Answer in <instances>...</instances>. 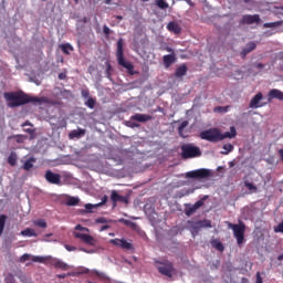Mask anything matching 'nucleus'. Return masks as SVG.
<instances>
[{
  "mask_svg": "<svg viewBox=\"0 0 283 283\" xmlns=\"http://www.w3.org/2000/svg\"><path fill=\"white\" fill-rule=\"evenodd\" d=\"M34 227H40V229H48V222L45 219H38L33 221Z\"/></svg>",
  "mask_w": 283,
  "mask_h": 283,
  "instance_id": "31",
  "label": "nucleus"
},
{
  "mask_svg": "<svg viewBox=\"0 0 283 283\" xmlns=\"http://www.w3.org/2000/svg\"><path fill=\"white\" fill-rule=\"evenodd\" d=\"M86 107L90 109H94L96 107V98L94 97H88L87 101L85 102Z\"/></svg>",
  "mask_w": 283,
  "mask_h": 283,
  "instance_id": "34",
  "label": "nucleus"
},
{
  "mask_svg": "<svg viewBox=\"0 0 283 283\" xmlns=\"http://www.w3.org/2000/svg\"><path fill=\"white\" fill-rule=\"evenodd\" d=\"M91 275H93V277H97V280H101L102 282H107V280H109L107 274L98 270H92Z\"/></svg>",
  "mask_w": 283,
  "mask_h": 283,
  "instance_id": "21",
  "label": "nucleus"
},
{
  "mask_svg": "<svg viewBox=\"0 0 283 283\" xmlns=\"http://www.w3.org/2000/svg\"><path fill=\"white\" fill-rule=\"evenodd\" d=\"M60 49L62 50L63 54L70 55V52H74V46L70 43L60 44Z\"/></svg>",
  "mask_w": 283,
  "mask_h": 283,
  "instance_id": "26",
  "label": "nucleus"
},
{
  "mask_svg": "<svg viewBox=\"0 0 283 283\" xmlns=\"http://www.w3.org/2000/svg\"><path fill=\"white\" fill-rule=\"evenodd\" d=\"M106 78H112V64L108 61L106 62Z\"/></svg>",
  "mask_w": 283,
  "mask_h": 283,
  "instance_id": "40",
  "label": "nucleus"
},
{
  "mask_svg": "<svg viewBox=\"0 0 283 283\" xmlns=\"http://www.w3.org/2000/svg\"><path fill=\"white\" fill-rule=\"evenodd\" d=\"M53 266L55 269H61L62 271H67V269H70V265H67V263L61 261V260H56L54 263H53Z\"/></svg>",
  "mask_w": 283,
  "mask_h": 283,
  "instance_id": "27",
  "label": "nucleus"
},
{
  "mask_svg": "<svg viewBox=\"0 0 283 283\" xmlns=\"http://www.w3.org/2000/svg\"><path fill=\"white\" fill-rule=\"evenodd\" d=\"M43 256H32V262H43Z\"/></svg>",
  "mask_w": 283,
  "mask_h": 283,
  "instance_id": "51",
  "label": "nucleus"
},
{
  "mask_svg": "<svg viewBox=\"0 0 283 283\" xmlns=\"http://www.w3.org/2000/svg\"><path fill=\"white\" fill-rule=\"evenodd\" d=\"M3 96L8 103V107H21V105H28V103H33L34 105H43V103H48V97L30 96L23 93V91L6 92L3 93Z\"/></svg>",
  "mask_w": 283,
  "mask_h": 283,
  "instance_id": "1",
  "label": "nucleus"
},
{
  "mask_svg": "<svg viewBox=\"0 0 283 283\" xmlns=\"http://www.w3.org/2000/svg\"><path fill=\"white\" fill-rule=\"evenodd\" d=\"M96 224H107V219L105 217L97 218L95 220Z\"/></svg>",
  "mask_w": 283,
  "mask_h": 283,
  "instance_id": "46",
  "label": "nucleus"
},
{
  "mask_svg": "<svg viewBox=\"0 0 283 283\" xmlns=\"http://www.w3.org/2000/svg\"><path fill=\"white\" fill-rule=\"evenodd\" d=\"M30 254H23L20 259V262H28V260H30Z\"/></svg>",
  "mask_w": 283,
  "mask_h": 283,
  "instance_id": "50",
  "label": "nucleus"
},
{
  "mask_svg": "<svg viewBox=\"0 0 283 283\" xmlns=\"http://www.w3.org/2000/svg\"><path fill=\"white\" fill-rule=\"evenodd\" d=\"M254 66H255L258 70H263L264 64H262V63H256V64H254Z\"/></svg>",
  "mask_w": 283,
  "mask_h": 283,
  "instance_id": "54",
  "label": "nucleus"
},
{
  "mask_svg": "<svg viewBox=\"0 0 283 283\" xmlns=\"http://www.w3.org/2000/svg\"><path fill=\"white\" fill-rule=\"evenodd\" d=\"M255 48H258V44L255 42H249L240 53L241 59H247V55L251 54V52H253Z\"/></svg>",
  "mask_w": 283,
  "mask_h": 283,
  "instance_id": "16",
  "label": "nucleus"
},
{
  "mask_svg": "<svg viewBox=\"0 0 283 283\" xmlns=\"http://www.w3.org/2000/svg\"><path fill=\"white\" fill-rule=\"evenodd\" d=\"M214 249H217V251H224V245L222 242L218 241L214 243Z\"/></svg>",
  "mask_w": 283,
  "mask_h": 283,
  "instance_id": "45",
  "label": "nucleus"
},
{
  "mask_svg": "<svg viewBox=\"0 0 283 283\" xmlns=\"http://www.w3.org/2000/svg\"><path fill=\"white\" fill-rule=\"evenodd\" d=\"M223 149H224V150H222L221 154H222L223 156H227V155L231 154V151H233V145H231V144H226V145H223Z\"/></svg>",
  "mask_w": 283,
  "mask_h": 283,
  "instance_id": "36",
  "label": "nucleus"
},
{
  "mask_svg": "<svg viewBox=\"0 0 283 283\" xmlns=\"http://www.w3.org/2000/svg\"><path fill=\"white\" fill-rule=\"evenodd\" d=\"M25 134H29L30 140H34L36 138V129L34 128H24Z\"/></svg>",
  "mask_w": 283,
  "mask_h": 283,
  "instance_id": "38",
  "label": "nucleus"
},
{
  "mask_svg": "<svg viewBox=\"0 0 283 283\" xmlns=\"http://www.w3.org/2000/svg\"><path fill=\"white\" fill-rule=\"evenodd\" d=\"M27 125H30L31 127H33L32 123H30V122H24V123L22 124V127H27Z\"/></svg>",
  "mask_w": 283,
  "mask_h": 283,
  "instance_id": "58",
  "label": "nucleus"
},
{
  "mask_svg": "<svg viewBox=\"0 0 283 283\" xmlns=\"http://www.w3.org/2000/svg\"><path fill=\"white\" fill-rule=\"evenodd\" d=\"M111 200L113 202V207H116V202H123L124 205H127L129 202L127 197L118 195L116 190L112 191Z\"/></svg>",
  "mask_w": 283,
  "mask_h": 283,
  "instance_id": "12",
  "label": "nucleus"
},
{
  "mask_svg": "<svg viewBox=\"0 0 283 283\" xmlns=\"http://www.w3.org/2000/svg\"><path fill=\"white\" fill-rule=\"evenodd\" d=\"M107 229H109V226L105 224L101 227L99 231H107Z\"/></svg>",
  "mask_w": 283,
  "mask_h": 283,
  "instance_id": "55",
  "label": "nucleus"
},
{
  "mask_svg": "<svg viewBox=\"0 0 283 283\" xmlns=\"http://www.w3.org/2000/svg\"><path fill=\"white\" fill-rule=\"evenodd\" d=\"M199 224L201 227V229H211V220H199Z\"/></svg>",
  "mask_w": 283,
  "mask_h": 283,
  "instance_id": "37",
  "label": "nucleus"
},
{
  "mask_svg": "<svg viewBox=\"0 0 283 283\" xmlns=\"http://www.w3.org/2000/svg\"><path fill=\"white\" fill-rule=\"evenodd\" d=\"M34 163H36V159L34 157H30L23 164L22 169H24V171H30V169H32V167H34Z\"/></svg>",
  "mask_w": 283,
  "mask_h": 283,
  "instance_id": "24",
  "label": "nucleus"
},
{
  "mask_svg": "<svg viewBox=\"0 0 283 283\" xmlns=\"http://www.w3.org/2000/svg\"><path fill=\"white\" fill-rule=\"evenodd\" d=\"M282 23L283 21L269 22V23H264V28H280Z\"/></svg>",
  "mask_w": 283,
  "mask_h": 283,
  "instance_id": "39",
  "label": "nucleus"
},
{
  "mask_svg": "<svg viewBox=\"0 0 283 283\" xmlns=\"http://www.w3.org/2000/svg\"><path fill=\"white\" fill-rule=\"evenodd\" d=\"M192 235H198V232L202 229L200 221H188Z\"/></svg>",
  "mask_w": 283,
  "mask_h": 283,
  "instance_id": "19",
  "label": "nucleus"
},
{
  "mask_svg": "<svg viewBox=\"0 0 283 283\" xmlns=\"http://www.w3.org/2000/svg\"><path fill=\"white\" fill-rule=\"evenodd\" d=\"M277 260H280V261L283 260V253L277 256Z\"/></svg>",
  "mask_w": 283,
  "mask_h": 283,
  "instance_id": "61",
  "label": "nucleus"
},
{
  "mask_svg": "<svg viewBox=\"0 0 283 283\" xmlns=\"http://www.w3.org/2000/svg\"><path fill=\"white\" fill-rule=\"evenodd\" d=\"M166 51H167V52H174V49H172V48L167 46V48H166Z\"/></svg>",
  "mask_w": 283,
  "mask_h": 283,
  "instance_id": "59",
  "label": "nucleus"
},
{
  "mask_svg": "<svg viewBox=\"0 0 283 283\" xmlns=\"http://www.w3.org/2000/svg\"><path fill=\"white\" fill-rule=\"evenodd\" d=\"M78 202H81V199H78V197H71L66 200L67 207H76Z\"/></svg>",
  "mask_w": 283,
  "mask_h": 283,
  "instance_id": "30",
  "label": "nucleus"
},
{
  "mask_svg": "<svg viewBox=\"0 0 283 283\" xmlns=\"http://www.w3.org/2000/svg\"><path fill=\"white\" fill-rule=\"evenodd\" d=\"M200 156H202V150H200V147L193 146L192 144L181 146V157L185 160H188L189 158H200Z\"/></svg>",
  "mask_w": 283,
  "mask_h": 283,
  "instance_id": "5",
  "label": "nucleus"
},
{
  "mask_svg": "<svg viewBox=\"0 0 283 283\" xmlns=\"http://www.w3.org/2000/svg\"><path fill=\"white\" fill-rule=\"evenodd\" d=\"M75 231H86V233H90V229H87V228H85V227H83L81 224H77L75 227Z\"/></svg>",
  "mask_w": 283,
  "mask_h": 283,
  "instance_id": "47",
  "label": "nucleus"
},
{
  "mask_svg": "<svg viewBox=\"0 0 283 283\" xmlns=\"http://www.w3.org/2000/svg\"><path fill=\"white\" fill-rule=\"evenodd\" d=\"M210 176H211V171L209 169H205V168L188 171L186 174V178H192L196 180H200L202 178H209Z\"/></svg>",
  "mask_w": 283,
  "mask_h": 283,
  "instance_id": "7",
  "label": "nucleus"
},
{
  "mask_svg": "<svg viewBox=\"0 0 283 283\" xmlns=\"http://www.w3.org/2000/svg\"><path fill=\"white\" fill-rule=\"evenodd\" d=\"M59 78H60V81H65V80L67 78V74H65V73H60V74H59Z\"/></svg>",
  "mask_w": 283,
  "mask_h": 283,
  "instance_id": "52",
  "label": "nucleus"
},
{
  "mask_svg": "<svg viewBox=\"0 0 283 283\" xmlns=\"http://www.w3.org/2000/svg\"><path fill=\"white\" fill-rule=\"evenodd\" d=\"M125 46V40H123V38H119L117 40V49H116V59H117V63L118 65H120L122 67H125V70L128 71V74H130V76H134V64L127 62V60H125V51L124 48Z\"/></svg>",
  "mask_w": 283,
  "mask_h": 283,
  "instance_id": "3",
  "label": "nucleus"
},
{
  "mask_svg": "<svg viewBox=\"0 0 283 283\" xmlns=\"http://www.w3.org/2000/svg\"><path fill=\"white\" fill-rule=\"evenodd\" d=\"M130 127H138V124L132 123V124H130Z\"/></svg>",
  "mask_w": 283,
  "mask_h": 283,
  "instance_id": "62",
  "label": "nucleus"
},
{
  "mask_svg": "<svg viewBox=\"0 0 283 283\" xmlns=\"http://www.w3.org/2000/svg\"><path fill=\"white\" fill-rule=\"evenodd\" d=\"M156 6L160 10H167V8H169V3H167V1H165V0H156Z\"/></svg>",
  "mask_w": 283,
  "mask_h": 283,
  "instance_id": "35",
  "label": "nucleus"
},
{
  "mask_svg": "<svg viewBox=\"0 0 283 283\" xmlns=\"http://www.w3.org/2000/svg\"><path fill=\"white\" fill-rule=\"evenodd\" d=\"M81 94H82V97H83V98H90V91H87V90H82Z\"/></svg>",
  "mask_w": 283,
  "mask_h": 283,
  "instance_id": "49",
  "label": "nucleus"
},
{
  "mask_svg": "<svg viewBox=\"0 0 283 283\" xmlns=\"http://www.w3.org/2000/svg\"><path fill=\"white\" fill-rule=\"evenodd\" d=\"M269 101H273L276 98V101H283V92L277 88H272L268 94Z\"/></svg>",
  "mask_w": 283,
  "mask_h": 283,
  "instance_id": "17",
  "label": "nucleus"
},
{
  "mask_svg": "<svg viewBox=\"0 0 283 283\" xmlns=\"http://www.w3.org/2000/svg\"><path fill=\"white\" fill-rule=\"evenodd\" d=\"M207 198H209V196H205L203 198H201L200 200H198L197 202H195V205L191 203H186L185 205V214L190 218V216H193V213H196V211L198 209H200V207L205 206V202L207 201Z\"/></svg>",
  "mask_w": 283,
  "mask_h": 283,
  "instance_id": "6",
  "label": "nucleus"
},
{
  "mask_svg": "<svg viewBox=\"0 0 283 283\" xmlns=\"http://www.w3.org/2000/svg\"><path fill=\"white\" fill-rule=\"evenodd\" d=\"M74 238L82 240V242H84V244H88L90 247H94V244H96V240L94 239V237L86 234V233L74 232Z\"/></svg>",
  "mask_w": 283,
  "mask_h": 283,
  "instance_id": "10",
  "label": "nucleus"
},
{
  "mask_svg": "<svg viewBox=\"0 0 283 283\" xmlns=\"http://www.w3.org/2000/svg\"><path fill=\"white\" fill-rule=\"evenodd\" d=\"M256 283H263L260 272H256Z\"/></svg>",
  "mask_w": 283,
  "mask_h": 283,
  "instance_id": "53",
  "label": "nucleus"
},
{
  "mask_svg": "<svg viewBox=\"0 0 283 283\" xmlns=\"http://www.w3.org/2000/svg\"><path fill=\"white\" fill-rule=\"evenodd\" d=\"M262 98H264V95L262 93H258L250 101L249 107H251L252 109H258V107H262V105H260V101H262Z\"/></svg>",
  "mask_w": 283,
  "mask_h": 283,
  "instance_id": "15",
  "label": "nucleus"
},
{
  "mask_svg": "<svg viewBox=\"0 0 283 283\" xmlns=\"http://www.w3.org/2000/svg\"><path fill=\"white\" fill-rule=\"evenodd\" d=\"M57 277L60 280H65V277H67V274H57Z\"/></svg>",
  "mask_w": 283,
  "mask_h": 283,
  "instance_id": "56",
  "label": "nucleus"
},
{
  "mask_svg": "<svg viewBox=\"0 0 283 283\" xmlns=\"http://www.w3.org/2000/svg\"><path fill=\"white\" fill-rule=\"evenodd\" d=\"M105 3L109 6V3H112V0H105Z\"/></svg>",
  "mask_w": 283,
  "mask_h": 283,
  "instance_id": "63",
  "label": "nucleus"
},
{
  "mask_svg": "<svg viewBox=\"0 0 283 283\" xmlns=\"http://www.w3.org/2000/svg\"><path fill=\"white\" fill-rule=\"evenodd\" d=\"M167 30L169 32H174V34H180V32H182V29L180 28V25H178V23L176 22H169L167 24Z\"/></svg>",
  "mask_w": 283,
  "mask_h": 283,
  "instance_id": "22",
  "label": "nucleus"
},
{
  "mask_svg": "<svg viewBox=\"0 0 283 283\" xmlns=\"http://www.w3.org/2000/svg\"><path fill=\"white\" fill-rule=\"evenodd\" d=\"M6 220L8 217L6 214L0 216V235H3V230L6 229Z\"/></svg>",
  "mask_w": 283,
  "mask_h": 283,
  "instance_id": "32",
  "label": "nucleus"
},
{
  "mask_svg": "<svg viewBox=\"0 0 283 283\" xmlns=\"http://www.w3.org/2000/svg\"><path fill=\"white\" fill-rule=\"evenodd\" d=\"M119 248L125 249L126 251H132V249H134L132 243L127 242V240H125V239H122V243H120Z\"/></svg>",
  "mask_w": 283,
  "mask_h": 283,
  "instance_id": "33",
  "label": "nucleus"
},
{
  "mask_svg": "<svg viewBox=\"0 0 283 283\" xmlns=\"http://www.w3.org/2000/svg\"><path fill=\"white\" fill-rule=\"evenodd\" d=\"M8 163H9V165H11V167H14V165H17V157H14L12 155L9 156Z\"/></svg>",
  "mask_w": 283,
  "mask_h": 283,
  "instance_id": "44",
  "label": "nucleus"
},
{
  "mask_svg": "<svg viewBox=\"0 0 283 283\" xmlns=\"http://www.w3.org/2000/svg\"><path fill=\"white\" fill-rule=\"evenodd\" d=\"M165 67H171L176 63V54H167L163 56Z\"/></svg>",
  "mask_w": 283,
  "mask_h": 283,
  "instance_id": "18",
  "label": "nucleus"
},
{
  "mask_svg": "<svg viewBox=\"0 0 283 283\" xmlns=\"http://www.w3.org/2000/svg\"><path fill=\"white\" fill-rule=\"evenodd\" d=\"M154 117L147 114L137 113L130 117V120H136L137 123H147L148 120H153Z\"/></svg>",
  "mask_w": 283,
  "mask_h": 283,
  "instance_id": "14",
  "label": "nucleus"
},
{
  "mask_svg": "<svg viewBox=\"0 0 283 283\" xmlns=\"http://www.w3.org/2000/svg\"><path fill=\"white\" fill-rule=\"evenodd\" d=\"M66 251H74L76 248H72L70 245H65Z\"/></svg>",
  "mask_w": 283,
  "mask_h": 283,
  "instance_id": "57",
  "label": "nucleus"
},
{
  "mask_svg": "<svg viewBox=\"0 0 283 283\" xmlns=\"http://www.w3.org/2000/svg\"><path fill=\"white\" fill-rule=\"evenodd\" d=\"M107 200H109V197H107V195H105L102 198V202L97 203V205H92V203H86L85 210H82V213H92V209H96L98 207H103V205H107Z\"/></svg>",
  "mask_w": 283,
  "mask_h": 283,
  "instance_id": "11",
  "label": "nucleus"
},
{
  "mask_svg": "<svg viewBox=\"0 0 283 283\" xmlns=\"http://www.w3.org/2000/svg\"><path fill=\"white\" fill-rule=\"evenodd\" d=\"M238 132L234 126L230 127V132L221 133L218 128H210L200 133L201 140H208V143H220L224 138H235Z\"/></svg>",
  "mask_w": 283,
  "mask_h": 283,
  "instance_id": "2",
  "label": "nucleus"
},
{
  "mask_svg": "<svg viewBox=\"0 0 283 283\" xmlns=\"http://www.w3.org/2000/svg\"><path fill=\"white\" fill-rule=\"evenodd\" d=\"M159 273L161 275H166V277H171L174 275V263L166 261V262H159V265L157 266Z\"/></svg>",
  "mask_w": 283,
  "mask_h": 283,
  "instance_id": "8",
  "label": "nucleus"
},
{
  "mask_svg": "<svg viewBox=\"0 0 283 283\" xmlns=\"http://www.w3.org/2000/svg\"><path fill=\"white\" fill-rule=\"evenodd\" d=\"M241 23H245L247 25H252V23H260V15L259 14H245L243 15Z\"/></svg>",
  "mask_w": 283,
  "mask_h": 283,
  "instance_id": "13",
  "label": "nucleus"
},
{
  "mask_svg": "<svg viewBox=\"0 0 283 283\" xmlns=\"http://www.w3.org/2000/svg\"><path fill=\"white\" fill-rule=\"evenodd\" d=\"M11 138H15L17 143H23V140H25V138H28V136H25V135H14Z\"/></svg>",
  "mask_w": 283,
  "mask_h": 283,
  "instance_id": "41",
  "label": "nucleus"
},
{
  "mask_svg": "<svg viewBox=\"0 0 283 283\" xmlns=\"http://www.w3.org/2000/svg\"><path fill=\"white\" fill-rule=\"evenodd\" d=\"M189 127V122L184 120L179 127H178V134L181 138H187V135L185 134V128Z\"/></svg>",
  "mask_w": 283,
  "mask_h": 283,
  "instance_id": "25",
  "label": "nucleus"
},
{
  "mask_svg": "<svg viewBox=\"0 0 283 283\" xmlns=\"http://www.w3.org/2000/svg\"><path fill=\"white\" fill-rule=\"evenodd\" d=\"M214 112L227 113L229 112V106H218L214 108Z\"/></svg>",
  "mask_w": 283,
  "mask_h": 283,
  "instance_id": "43",
  "label": "nucleus"
},
{
  "mask_svg": "<svg viewBox=\"0 0 283 283\" xmlns=\"http://www.w3.org/2000/svg\"><path fill=\"white\" fill-rule=\"evenodd\" d=\"M277 57H279L280 60H282V59H283V52L279 53Z\"/></svg>",
  "mask_w": 283,
  "mask_h": 283,
  "instance_id": "60",
  "label": "nucleus"
},
{
  "mask_svg": "<svg viewBox=\"0 0 283 283\" xmlns=\"http://www.w3.org/2000/svg\"><path fill=\"white\" fill-rule=\"evenodd\" d=\"M228 229L233 231V237L237 240L239 247L244 244V233L247 232V224L240 221L238 224L228 222Z\"/></svg>",
  "mask_w": 283,
  "mask_h": 283,
  "instance_id": "4",
  "label": "nucleus"
},
{
  "mask_svg": "<svg viewBox=\"0 0 283 283\" xmlns=\"http://www.w3.org/2000/svg\"><path fill=\"white\" fill-rule=\"evenodd\" d=\"M44 178L49 185H56L57 187H61V176L56 172H53L52 170H46L44 174Z\"/></svg>",
  "mask_w": 283,
  "mask_h": 283,
  "instance_id": "9",
  "label": "nucleus"
},
{
  "mask_svg": "<svg viewBox=\"0 0 283 283\" xmlns=\"http://www.w3.org/2000/svg\"><path fill=\"white\" fill-rule=\"evenodd\" d=\"M244 187L250 190V193H258V186L253 185L249 180H244Z\"/></svg>",
  "mask_w": 283,
  "mask_h": 283,
  "instance_id": "28",
  "label": "nucleus"
},
{
  "mask_svg": "<svg viewBox=\"0 0 283 283\" xmlns=\"http://www.w3.org/2000/svg\"><path fill=\"white\" fill-rule=\"evenodd\" d=\"M123 242V239H111L109 243L113 244L114 247H120Z\"/></svg>",
  "mask_w": 283,
  "mask_h": 283,
  "instance_id": "42",
  "label": "nucleus"
},
{
  "mask_svg": "<svg viewBox=\"0 0 283 283\" xmlns=\"http://www.w3.org/2000/svg\"><path fill=\"white\" fill-rule=\"evenodd\" d=\"M187 64L179 65L175 71L176 78H182V76H187Z\"/></svg>",
  "mask_w": 283,
  "mask_h": 283,
  "instance_id": "20",
  "label": "nucleus"
},
{
  "mask_svg": "<svg viewBox=\"0 0 283 283\" xmlns=\"http://www.w3.org/2000/svg\"><path fill=\"white\" fill-rule=\"evenodd\" d=\"M122 222H125V224H129V221L122 219Z\"/></svg>",
  "mask_w": 283,
  "mask_h": 283,
  "instance_id": "64",
  "label": "nucleus"
},
{
  "mask_svg": "<svg viewBox=\"0 0 283 283\" xmlns=\"http://www.w3.org/2000/svg\"><path fill=\"white\" fill-rule=\"evenodd\" d=\"M21 235H24L27 238H36V232L33 229L27 228L21 231Z\"/></svg>",
  "mask_w": 283,
  "mask_h": 283,
  "instance_id": "29",
  "label": "nucleus"
},
{
  "mask_svg": "<svg viewBox=\"0 0 283 283\" xmlns=\"http://www.w3.org/2000/svg\"><path fill=\"white\" fill-rule=\"evenodd\" d=\"M103 32H104V34H105L106 36H109L112 30H109V27L104 25V27H103Z\"/></svg>",
  "mask_w": 283,
  "mask_h": 283,
  "instance_id": "48",
  "label": "nucleus"
},
{
  "mask_svg": "<svg viewBox=\"0 0 283 283\" xmlns=\"http://www.w3.org/2000/svg\"><path fill=\"white\" fill-rule=\"evenodd\" d=\"M85 134V129L78 128L74 129L69 134V137L71 140H74V138H82V136Z\"/></svg>",
  "mask_w": 283,
  "mask_h": 283,
  "instance_id": "23",
  "label": "nucleus"
}]
</instances>
